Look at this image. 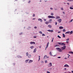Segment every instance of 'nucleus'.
Returning <instances> with one entry per match:
<instances>
[{"label":"nucleus","mask_w":73,"mask_h":73,"mask_svg":"<svg viewBox=\"0 0 73 73\" xmlns=\"http://www.w3.org/2000/svg\"><path fill=\"white\" fill-rule=\"evenodd\" d=\"M66 48V46H64L63 47H62L61 48L62 50H64V49H65Z\"/></svg>","instance_id":"obj_5"},{"label":"nucleus","mask_w":73,"mask_h":73,"mask_svg":"<svg viewBox=\"0 0 73 73\" xmlns=\"http://www.w3.org/2000/svg\"><path fill=\"white\" fill-rule=\"evenodd\" d=\"M57 37H58V38H61V37L60 36H59V35H58L57 36Z\"/></svg>","instance_id":"obj_27"},{"label":"nucleus","mask_w":73,"mask_h":73,"mask_svg":"<svg viewBox=\"0 0 73 73\" xmlns=\"http://www.w3.org/2000/svg\"><path fill=\"white\" fill-rule=\"evenodd\" d=\"M36 37H36V36H34V38H36Z\"/></svg>","instance_id":"obj_50"},{"label":"nucleus","mask_w":73,"mask_h":73,"mask_svg":"<svg viewBox=\"0 0 73 73\" xmlns=\"http://www.w3.org/2000/svg\"><path fill=\"white\" fill-rule=\"evenodd\" d=\"M47 73H50V72L49 71H47Z\"/></svg>","instance_id":"obj_46"},{"label":"nucleus","mask_w":73,"mask_h":73,"mask_svg":"<svg viewBox=\"0 0 73 73\" xmlns=\"http://www.w3.org/2000/svg\"><path fill=\"white\" fill-rule=\"evenodd\" d=\"M52 16H48V18H49V19H50V18H51Z\"/></svg>","instance_id":"obj_22"},{"label":"nucleus","mask_w":73,"mask_h":73,"mask_svg":"<svg viewBox=\"0 0 73 73\" xmlns=\"http://www.w3.org/2000/svg\"><path fill=\"white\" fill-rule=\"evenodd\" d=\"M31 3V1H30L28 2V3Z\"/></svg>","instance_id":"obj_49"},{"label":"nucleus","mask_w":73,"mask_h":73,"mask_svg":"<svg viewBox=\"0 0 73 73\" xmlns=\"http://www.w3.org/2000/svg\"><path fill=\"white\" fill-rule=\"evenodd\" d=\"M48 27L50 28H52V26L50 25H48Z\"/></svg>","instance_id":"obj_17"},{"label":"nucleus","mask_w":73,"mask_h":73,"mask_svg":"<svg viewBox=\"0 0 73 73\" xmlns=\"http://www.w3.org/2000/svg\"><path fill=\"white\" fill-rule=\"evenodd\" d=\"M47 58V56H46V55L44 56V58Z\"/></svg>","instance_id":"obj_18"},{"label":"nucleus","mask_w":73,"mask_h":73,"mask_svg":"<svg viewBox=\"0 0 73 73\" xmlns=\"http://www.w3.org/2000/svg\"><path fill=\"white\" fill-rule=\"evenodd\" d=\"M66 34H69V33H70V31L67 32L65 33Z\"/></svg>","instance_id":"obj_13"},{"label":"nucleus","mask_w":73,"mask_h":73,"mask_svg":"<svg viewBox=\"0 0 73 73\" xmlns=\"http://www.w3.org/2000/svg\"><path fill=\"white\" fill-rule=\"evenodd\" d=\"M28 62V60H26L25 61L26 63H27Z\"/></svg>","instance_id":"obj_25"},{"label":"nucleus","mask_w":73,"mask_h":73,"mask_svg":"<svg viewBox=\"0 0 73 73\" xmlns=\"http://www.w3.org/2000/svg\"><path fill=\"white\" fill-rule=\"evenodd\" d=\"M44 21H46V19H44Z\"/></svg>","instance_id":"obj_54"},{"label":"nucleus","mask_w":73,"mask_h":73,"mask_svg":"<svg viewBox=\"0 0 73 73\" xmlns=\"http://www.w3.org/2000/svg\"><path fill=\"white\" fill-rule=\"evenodd\" d=\"M60 17L58 16V17H56V19H60Z\"/></svg>","instance_id":"obj_14"},{"label":"nucleus","mask_w":73,"mask_h":73,"mask_svg":"<svg viewBox=\"0 0 73 73\" xmlns=\"http://www.w3.org/2000/svg\"><path fill=\"white\" fill-rule=\"evenodd\" d=\"M45 63H47V62H48L47 60H45Z\"/></svg>","instance_id":"obj_36"},{"label":"nucleus","mask_w":73,"mask_h":73,"mask_svg":"<svg viewBox=\"0 0 73 73\" xmlns=\"http://www.w3.org/2000/svg\"><path fill=\"white\" fill-rule=\"evenodd\" d=\"M49 21H52V19H50Z\"/></svg>","instance_id":"obj_52"},{"label":"nucleus","mask_w":73,"mask_h":73,"mask_svg":"<svg viewBox=\"0 0 73 73\" xmlns=\"http://www.w3.org/2000/svg\"><path fill=\"white\" fill-rule=\"evenodd\" d=\"M70 1H73V0H69Z\"/></svg>","instance_id":"obj_56"},{"label":"nucleus","mask_w":73,"mask_h":73,"mask_svg":"<svg viewBox=\"0 0 73 73\" xmlns=\"http://www.w3.org/2000/svg\"><path fill=\"white\" fill-rule=\"evenodd\" d=\"M69 53L70 54H73V52L72 51L69 52Z\"/></svg>","instance_id":"obj_23"},{"label":"nucleus","mask_w":73,"mask_h":73,"mask_svg":"<svg viewBox=\"0 0 73 73\" xmlns=\"http://www.w3.org/2000/svg\"><path fill=\"white\" fill-rule=\"evenodd\" d=\"M55 25H56L57 24V22H55Z\"/></svg>","instance_id":"obj_44"},{"label":"nucleus","mask_w":73,"mask_h":73,"mask_svg":"<svg viewBox=\"0 0 73 73\" xmlns=\"http://www.w3.org/2000/svg\"><path fill=\"white\" fill-rule=\"evenodd\" d=\"M66 42H67V44H68V43H69V41H66Z\"/></svg>","instance_id":"obj_51"},{"label":"nucleus","mask_w":73,"mask_h":73,"mask_svg":"<svg viewBox=\"0 0 73 73\" xmlns=\"http://www.w3.org/2000/svg\"><path fill=\"white\" fill-rule=\"evenodd\" d=\"M39 58L38 61H39L40 60V56H39Z\"/></svg>","instance_id":"obj_39"},{"label":"nucleus","mask_w":73,"mask_h":73,"mask_svg":"<svg viewBox=\"0 0 73 73\" xmlns=\"http://www.w3.org/2000/svg\"><path fill=\"white\" fill-rule=\"evenodd\" d=\"M69 38H68L66 40V41H69Z\"/></svg>","instance_id":"obj_34"},{"label":"nucleus","mask_w":73,"mask_h":73,"mask_svg":"<svg viewBox=\"0 0 73 73\" xmlns=\"http://www.w3.org/2000/svg\"><path fill=\"white\" fill-rule=\"evenodd\" d=\"M72 21H73V19H72L71 21H70V23H72Z\"/></svg>","instance_id":"obj_37"},{"label":"nucleus","mask_w":73,"mask_h":73,"mask_svg":"<svg viewBox=\"0 0 73 73\" xmlns=\"http://www.w3.org/2000/svg\"><path fill=\"white\" fill-rule=\"evenodd\" d=\"M36 51H37V49H36V48H35L33 52L36 53Z\"/></svg>","instance_id":"obj_8"},{"label":"nucleus","mask_w":73,"mask_h":73,"mask_svg":"<svg viewBox=\"0 0 73 73\" xmlns=\"http://www.w3.org/2000/svg\"><path fill=\"white\" fill-rule=\"evenodd\" d=\"M63 14H65V12H63Z\"/></svg>","instance_id":"obj_57"},{"label":"nucleus","mask_w":73,"mask_h":73,"mask_svg":"<svg viewBox=\"0 0 73 73\" xmlns=\"http://www.w3.org/2000/svg\"><path fill=\"white\" fill-rule=\"evenodd\" d=\"M39 33H40V34H42V33L41 31H39Z\"/></svg>","instance_id":"obj_32"},{"label":"nucleus","mask_w":73,"mask_h":73,"mask_svg":"<svg viewBox=\"0 0 73 73\" xmlns=\"http://www.w3.org/2000/svg\"><path fill=\"white\" fill-rule=\"evenodd\" d=\"M28 52H27L26 53V55L27 56H28Z\"/></svg>","instance_id":"obj_29"},{"label":"nucleus","mask_w":73,"mask_h":73,"mask_svg":"<svg viewBox=\"0 0 73 73\" xmlns=\"http://www.w3.org/2000/svg\"><path fill=\"white\" fill-rule=\"evenodd\" d=\"M70 9H73V7H70Z\"/></svg>","instance_id":"obj_30"},{"label":"nucleus","mask_w":73,"mask_h":73,"mask_svg":"<svg viewBox=\"0 0 73 73\" xmlns=\"http://www.w3.org/2000/svg\"><path fill=\"white\" fill-rule=\"evenodd\" d=\"M30 43L31 44H36V43H35V42H30Z\"/></svg>","instance_id":"obj_10"},{"label":"nucleus","mask_w":73,"mask_h":73,"mask_svg":"<svg viewBox=\"0 0 73 73\" xmlns=\"http://www.w3.org/2000/svg\"><path fill=\"white\" fill-rule=\"evenodd\" d=\"M50 9L51 10H52V9H53V8H50Z\"/></svg>","instance_id":"obj_55"},{"label":"nucleus","mask_w":73,"mask_h":73,"mask_svg":"<svg viewBox=\"0 0 73 73\" xmlns=\"http://www.w3.org/2000/svg\"><path fill=\"white\" fill-rule=\"evenodd\" d=\"M58 33H61V32L60 31H59L58 32Z\"/></svg>","instance_id":"obj_47"},{"label":"nucleus","mask_w":73,"mask_h":73,"mask_svg":"<svg viewBox=\"0 0 73 73\" xmlns=\"http://www.w3.org/2000/svg\"><path fill=\"white\" fill-rule=\"evenodd\" d=\"M52 66V63L50 62L48 64V67H50V66Z\"/></svg>","instance_id":"obj_3"},{"label":"nucleus","mask_w":73,"mask_h":73,"mask_svg":"<svg viewBox=\"0 0 73 73\" xmlns=\"http://www.w3.org/2000/svg\"><path fill=\"white\" fill-rule=\"evenodd\" d=\"M58 21L59 23H61V21H62V20L61 19H60L58 20Z\"/></svg>","instance_id":"obj_7"},{"label":"nucleus","mask_w":73,"mask_h":73,"mask_svg":"<svg viewBox=\"0 0 73 73\" xmlns=\"http://www.w3.org/2000/svg\"><path fill=\"white\" fill-rule=\"evenodd\" d=\"M57 58H61V57H60V56L58 57H57Z\"/></svg>","instance_id":"obj_41"},{"label":"nucleus","mask_w":73,"mask_h":73,"mask_svg":"<svg viewBox=\"0 0 73 73\" xmlns=\"http://www.w3.org/2000/svg\"><path fill=\"white\" fill-rule=\"evenodd\" d=\"M67 4H68V5H69V3H67Z\"/></svg>","instance_id":"obj_58"},{"label":"nucleus","mask_w":73,"mask_h":73,"mask_svg":"<svg viewBox=\"0 0 73 73\" xmlns=\"http://www.w3.org/2000/svg\"><path fill=\"white\" fill-rule=\"evenodd\" d=\"M72 33H73V31H71V32H70V35H71V34H72Z\"/></svg>","instance_id":"obj_31"},{"label":"nucleus","mask_w":73,"mask_h":73,"mask_svg":"<svg viewBox=\"0 0 73 73\" xmlns=\"http://www.w3.org/2000/svg\"><path fill=\"white\" fill-rule=\"evenodd\" d=\"M66 31V30L65 29H63V31L64 32H65Z\"/></svg>","instance_id":"obj_24"},{"label":"nucleus","mask_w":73,"mask_h":73,"mask_svg":"<svg viewBox=\"0 0 73 73\" xmlns=\"http://www.w3.org/2000/svg\"><path fill=\"white\" fill-rule=\"evenodd\" d=\"M58 44L59 45H64V43H61L60 42H58Z\"/></svg>","instance_id":"obj_4"},{"label":"nucleus","mask_w":73,"mask_h":73,"mask_svg":"<svg viewBox=\"0 0 73 73\" xmlns=\"http://www.w3.org/2000/svg\"><path fill=\"white\" fill-rule=\"evenodd\" d=\"M72 73H73V71H72Z\"/></svg>","instance_id":"obj_60"},{"label":"nucleus","mask_w":73,"mask_h":73,"mask_svg":"<svg viewBox=\"0 0 73 73\" xmlns=\"http://www.w3.org/2000/svg\"><path fill=\"white\" fill-rule=\"evenodd\" d=\"M65 59H67V58H64Z\"/></svg>","instance_id":"obj_63"},{"label":"nucleus","mask_w":73,"mask_h":73,"mask_svg":"<svg viewBox=\"0 0 73 73\" xmlns=\"http://www.w3.org/2000/svg\"><path fill=\"white\" fill-rule=\"evenodd\" d=\"M51 19H55V17L53 16H51Z\"/></svg>","instance_id":"obj_19"},{"label":"nucleus","mask_w":73,"mask_h":73,"mask_svg":"<svg viewBox=\"0 0 73 73\" xmlns=\"http://www.w3.org/2000/svg\"><path fill=\"white\" fill-rule=\"evenodd\" d=\"M45 24H49V22H46L45 23Z\"/></svg>","instance_id":"obj_28"},{"label":"nucleus","mask_w":73,"mask_h":73,"mask_svg":"<svg viewBox=\"0 0 73 73\" xmlns=\"http://www.w3.org/2000/svg\"><path fill=\"white\" fill-rule=\"evenodd\" d=\"M61 10H64V9H63V8H62L61 9Z\"/></svg>","instance_id":"obj_43"},{"label":"nucleus","mask_w":73,"mask_h":73,"mask_svg":"<svg viewBox=\"0 0 73 73\" xmlns=\"http://www.w3.org/2000/svg\"><path fill=\"white\" fill-rule=\"evenodd\" d=\"M35 18H33V20H35Z\"/></svg>","instance_id":"obj_61"},{"label":"nucleus","mask_w":73,"mask_h":73,"mask_svg":"<svg viewBox=\"0 0 73 73\" xmlns=\"http://www.w3.org/2000/svg\"><path fill=\"white\" fill-rule=\"evenodd\" d=\"M19 35H22V33H20L19 34Z\"/></svg>","instance_id":"obj_48"},{"label":"nucleus","mask_w":73,"mask_h":73,"mask_svg":"<svg viewBox=\"0 0 73 73\" xmlns=\"http://www.w3.org/2000/svg\"><path fill=\"white\" fill-rule=\"evenodd\" d=\"M53 39H54V38H52V42H53Z\"/></svg>","instance_id":"obj_35"},{"label":"nucleus","mask_w":73,"mask_h":73,"mask_svg":"<svg viewBox=\"0 0 73 73\" xmlns=\"http://www.w3.org/2000/svg\"><path fill=\"white\" fill-rule=\"evenodd\" d=\"M56 49L58 51L61 52L62 51L61 48H59L57 47L56 48Z\"/></svg>","instance_id":"obj_1"},{"label":"nucleus","mask_w":73,"mask_h":73,"mask_svg":"<svg viewBox=\"0 0 73 73\" xmlns=\"http://www.w3.org/2000/svg\"><path fill=\"white\" fill-rule=\"evenodd\" d=\"M63 36V37H65V35L64 34H62Z\"/></svg>","instance_id":"obj_26"},{"label":"nucleus","mask_w":73,"mask_h":73,"mask_svg":"<svg viewBox=\"0 0 73 73\" xmlns=\"http://www.w3.org/2000/svg\"><path fill=\"white\" fill-rule=\"evenodd\" d=\"M59 29H63V27H59Z\"/></svg>","instance_id":"obj_15"},{"label":"nucleus","mask_w":73,"mask_h":73,"mask_svg":"<svg viewBox=\"0 0 73 73\" xmlns=\"http://www.w3.org/2000/svg\"><path fill=\"white\" fill-rule=\"evenodd\" d=\"M33 17H35V14H33Z\"/></svg>","instance_id":"obj_40"},{"label":"nucleus","mask_w":73,"mask_h":73,"mask_svg":"<svg viewBox=\"0 0 73 73\" xmlns=\"http://www.w3.org/2000/svg\"><path fill=\"white\" fill-rule=\"evenodd\" d=\"M45 35L44 34H42V36H45Z\"/></svg>","instance_id":"obj_33"},{"label":"nucleus","mask_w":73,"mask_h":73,"mask_svg":"<svg viewBox=\"0 0 73 73\" xmlns=\"http://www.w3.org/2000/svg\"><path fill=\"white\" fill-rule=\"evenodd\" d=\"M34 28H35V29H37V27H35Z\"/></svg>","instance_id":"obj_45"},{"label":"nucleus","mask_w":73,"mask_h":73,"mask_svg":"<svg viewBox=\"0 0 73 73\" xmlns=\"http://www.w3.org/2000/svg\"><path fill=\"white\" fill-rule=\"evenodd\" d=\"M63 45H66V44H65L64 43Z\"/></svg>","instance_id":"obj_59"},{"label":"nucleus","mask_w":73,"mask_h":73,"mask_svg":"<svg viewBox=\"0 0 73 73\" xmlns=\"http://www.w3.org/2000/svg\"><path fill=\"white\" fill-rule=\"evenodd\" d=\"M34 47V46H30V48H31V49H33Z\"/></svg>","instance_id":"obj_16"},{"label":"nucleus","mask_w":73,"mask_h":73,"mask_svg":"<svg viewBox=\"0 0 73 73\" xmlns=\"http://www.w3.org/2000/svg\"><path fill=\"white\" fill-rule=\"evenodd\" d=\"M39 48H41V46H40L39 47Z\"/></svg>","instance_id":"obj_64"},{"label":"nucleus","mask_w":73,"mask_h":73,"mask_svg":"<svg viewBox=\"0 0 73 73\" xmlns=\"http://www.w3.org/2000/svg\"><path fill=\"white\" fill-rule=\"evenodd\" d=\"M38 21H40V22H42V19H38Z\"/></svg>","instance_id":"obj_12"},{"label":"nucleus","mask_w":73,"mask_h":73,"mask_svg":"<svg viewBox=\"0 0 73 73\" xmlns=\"http://www.w3.org/2000/svg\"><path fill=\"white\" fill-rule=\"evenodd\" d=\"M68 56H70V55H69V54H68Z\"/></svg>","instance_id":"obj_62"},{"label":"nucleus","mask_w":73,"mask_h":73,"mask_svg":"<svg viewBox=\"0 0 73 73\" xmlns=\"http://www.w3.org/2000/svg\"><path fill=\"white\" fill-rule=\"evenodd\" d=\"M57 46V45H56V46H55V47H56V46Z\"/></svg>","instance_id":"obj_53"},{"label":"nucleus","mask_w":73,"mask_h":73,"mask_svg":"<svg viewBox=\"0 0 73 73\" xmlns=\"http://www.w3.org/2000/svg\"><path fill=\"white\" fill-rule=\"evenodd\" d=\"M64 70H66V68H64Z\"/></svg>","instance_id":"obj_42"},{"label":"nucleus","mask_w":73,"mask_h":73,"mask_svg":"<svg viewBox=\"0 0 73 73\" xmlns=\"http://www.w3.org/2000/svg\"><path fill=\"white\" fill-rule=\"evenodd\" d=\"M49 44V42H48L47 44V45H46V48H45L46 50V48H48V46Z\"/></svg>","instance_id":"obj_2"},{"label":"nucleus","mask_w":73,"mask_h":73,"mask_svg":"<svg viewBox=\"0 0 73 73\" xmlns=\"http://www.w3.org/2000/svg\"><path fill=\"white\" fill-rule=\"evenodd\" d=\"M33 62V60H30L29 62V63H31V62Z\"/></svg>","instance_id":"obj_11"},{"label":"nucleus","mask_w":73,"mask_h":73,"mask_svg":"<svg viewBox=\"0 0 73 73\" xmlns=\"http://www.w3.org/2000/svg\"><path fill=\"white\" fill-rule=\"evenodd\" d=\"M47 31H48V32H53V30H47Z\"/></svg>","instance_id":"obj_9"},{"label":"nucleus","mask_w":73,"mask_h":73,"mask_svg":"<svg viewBox=\"0 0 73 73\" xmlns=\"http://www.w3.org/2000/svg\"><path fill=\"white\" fill-rule=\"evenodd\" d=\"M51 16H53V13H51Z\"/></svg>","instance_id":"obj_38"},{"label":"nucleus","mask_w":73,"mask_h":73,"mask_svg":"<svg viewBox=\"0 0 73 73\" xmlns=\"http://www.w3.org/2000/svg\"><path fill=\"white\" fill-rule=\"evenodd\" d=\"M50 54L51 56H53V55H52V52H50Z\"/></svg>","instance_id":"obj_21"},{"label":"nucleus","mask_w":73,"mask_h":73,"mask_svg":"<svg viewBox=\"0 0 73 73\" xmlns=\"http://www.w3.org/2000/svg\"><path fill=\"white\" fill-rule=\"evenodd\" d=\"M28 57H29V58H30V57H31V54H29L28 56Z\"/></svg>","instance_id":"obj_20"},{"label":"nucleus","mask_w":73,"mask_h":73,"mask_svg":"<svg viewBox=\"0 0 73 73\" xmlns=\"http://www.w3.org/2000/svg\"><path fill=\"white\" fill-rule=\"evenodd\" d=\"M69 66L68 64H65L64 66V67H67V68H69Z\"/></svg>","instance_id":"obj_6"}]
</instances>
